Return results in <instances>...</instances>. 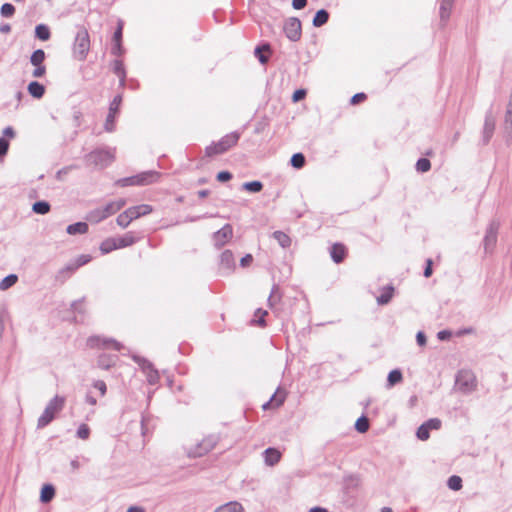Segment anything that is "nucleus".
Segmentation results:
<instances>
[{
  "mask_svg": "<svg viewBox=\"0 0 512 512\" xmlns=\"http://www.w3.org/2000/svg\"><path fill=\"white\" fill-rule=\"evenodd\" d=\"M306 159L302 153H295L290 159V164L296 169H301L305 166Z\"/></svg>",
  "mask_w": 512,
  "mask_h": 512,
  "instance_id": "nucleus-40",
  "label": "nucleus"
},
{
  "mask_svg": "<svg viewBox=\"0 0 512 512\" xmlns=\"http://www.w3.org/2000/svg\"><path fill=\"white\" fill-rule=\"evenodd\" d=\"M87 344L90 348L112 347L116 351H120L123 348V345L115 339L101 338L100 336L89 337Z\"/></svg>",
  "mask_w": 512,
  "mask_h": 512,
  "instance_id": "nucleus-12",
  "label": "nucleus"
},
{
  "mask_svg": "<svg viewBox=\"0 0 512 512\" xmlns=\"http://www.w3.org/2000/svg\"><path fill=\"white\" fill-rule=\"evenodd\" d=\"M329 20V13L325 9H320L316 12L313 17L312 24L314 27H321L325 25Z\"/></svg>",
  "mask_w": 512,
  "mask_h": 512,
  "instance_id": "nucleus-27",
  "label": "nucleus"
},
{
  "mask_svg": "<svg viewBox=\"0 0 512 512\" xmlns=\"http://www.w3.org/2000/svg\"><path fill=\"white\" fill-rule=\"evenodd\" d=\"M456 387L463 393H470L476 387V378L470 370H460L456 375Z\"/></svg>",
  "mask_w": 512,
  "mask_h": 512,
  "instance_id": "nucleus-7",
  "label": "nucleus"
},
{
  "mask_svg": "<svg viewBox=\"0 0 512 512\" xmlns=\"http://www.w3.org/2000/svg\"><path fill=\"white\" fill-rule=\"evenodd\" d=\"M495 118L492 111L489 110L485 114L484 126L482 131V144L487 145L491 140L495 131Z\"/></svg>",
  "mask_w": 512,
  "mask_h": 512,
  "instance_id": "nucleus-13",
  "label": "nucleus"
},
{
  "mask_svg": "<svg viewBox=\"0 0 512 512\" xmlns=\"http://www.w3.org/2000/svg\"><path fill=\"white\" fill-rule=\"evenodd\" d=\"M424 424L429 430H432V429L437 430V429H440L442 422L438 418H431V419L427 420L426 422H424Z\"/></svg>",
  "mask_w": 512,
  "mask_h": 512,
  "instance_id": "nucleus-52",
  "label": "nucleus"
},
{
  "mask_svg": "<svg viewBox=\"0 0 512 512\" xmlns=\"http://www.w3.org/2000/svg\"><path fill=\"white\" fill-rule=\"evenodd\" d=\"M78 438L86 440L90 436V428L87 424H81L76 432Z\"/></svg>",
  "mask_w": 512,
  "mask_h": 512,
  "instance_id": "nucleus-48",
  "label": "nucleus"
},
{
  "mask_svg": "<svg viewBox=\"0 0 512 512\" xmlns=\"http://www.w3.org/2000/svg\"><path fill=\"white\" fill-rule=\"evenodd\" d=\"M91 260V257L89 255H79L75 261H73L74 263H76V266L78 268H80L81 266L87 264L89 261Z\"/></svg>",
  "mask_w": 512,
  "mask_h": 512,
  "instance_id": "nucleus-58",
  "label": "nucleus"
},
{
  "mask_svg": "<svg viewBox=\"0 0 512 512\" xmlns=\"http://www.w3.org/2000/svg\"><path fill=\"white\" fill-rule=\"evenodd\" d=\"M403 380L402 372L399 369H394L389 372L387 377L388 387H392Z\"/></svg>",
  "mask_w": 512,
  "mask_h": 512,
  "instance_id": "nucleus-36",
  "label": "nucleus"
},
{
  "mask_svg": "<svg viewBox=\"0 0 512 512\" xmlns=\"http://www.w3.org/2000/svg\"><path fill=\"white\" fill-rule=\"evenodd\" d=\"M499 228L500 222L498 220L494 219L488 224L482 242L485 254L493 253L497 244Z\"/></svg>",
  "mask_w": 512,
  "mask_h": 512,
  "instance_id": "nucleus-6",
  "label": "nucleus"
},
{
  "mask_svg": "<svg viewBox=\"0 0 512 512\" xmlns=\"http://www.w3.org/2000/svg\"><path fill=\"white\" fill-rule=\"evenodd\" d=\"M65 405V398L63 396H54L46 405L43 413L40 415L37 421V428L42 429L48 426L55 418L56 414L59 413Z\"/></svg>",
  "mask_w": 512,
  "mask_h": 512,
  "instance_id": "nucleus-1",
  "label": "nucleus"
},
{
  "mask_svg": "<svg viewBox=\"0 0 512 512\" xmlns=\"http://www.w3.org/2000/svg\"><path fill=\"white\" fill-rule=\"evenodd\" d=\"M366 98H367V95L365 93H363V92L356 93L351 97L350 103L352 105H356V104H359L360 102H363Z\"/></svg>",
  "mask_w": 512,
  "mask_h": 512,
  "instance_id": "nucleus-54",
  "label": "nucleus"
},
{
  "mask_svg": "<svg viewBox=\"0 0 512 512\" xmlns=\"http://www.w3.org/2000/svg\"><path fill=\"white\" fill-rule=\"evenodd\" d=\"M105 219H106V217H105L101 207L90 211L87 216V220L94 222V223H99Z\"/></svg>",
  "mask_w": 512,
  "mask_h": 512,
  "instance_id": "nucleus-39",
  "label": "nucleus"
},
{
  "mask_svg": "<svg viewBox=\"0 0 512 512\" xmlns=\"http://www.w3.org/2000/svg\"><path fill=\"white\" fill-rule=\"evenodd\" d=\"M124 52V48L122 46V42H113L111 53L116 56L122 55Z\"/></svg>",
  "mask_w": 512,
  "mask_h": 512,
  "instance_id": "nucleus-56",
  "label": "nucleus"
},
{
  "mask_svg": "<svg viewBox=\"0 0 512 512\" xmlns=\"http://www.w3.org/2000/svg\"><path fill=\"white\" fill-rule=\"evenodd\" d=\"M77 269H78V267L76 266V263L70 262L65 267H63L61 270H59L56 278L63 282L67 278H69Z\"/></svg>",
  "mask_w": 512,
  "mask_h": 512,
  "instance_id": "nucleus-26",
  "label": "nucleus"
},
{
  "mask_svg": "<svg viewBox=\"0 0 512 512\" xmlns=\"http://www.w3.org/2000/svg\"><path fill=\"white\" fill-rule=\"evenodd\" d=\"M416 436L418 439L425 441L430 436V430L425 426V424H421L417 429Z\"/></svg>",
  "mask_w": 512,
  "mask_h": 512,
  "instance_id": "nucleus-49",
  "label": "nucleus"
},
{
  "mask_svg": "<svg viewBox=\"0 0 512 512\" xmlns=\"http://www.w3.org/2000/svg\"><path fill=\"white\" fill-rule=\"evenodd\" d=\"M89 226L86 222H76L70 224L66 228V232L70 235L85 234L88 232Z\"/></svg>",
  "mask_w": 512,
  "mask_h": 512,
  "instance_id": "nucleus-25",
  "label": "nucleus"
},
{
  "mask_svg": "<svg viewBox=\"0 0 512 512\" xmlns=\"http://www.w3.org/2000/svg\"><path fill=\"white\" fill-rule=\"evenodd\" d=\"M122 102V96L116 95L110 103L109 112L104 123V129L107 132H113L115 130V118L119 111V107Z\"/></svg>",
  "mask_w": 512,
  "mask_h": 512,
  "instance_id": "nucleus-10",
  "label": "nucleus"
},
{
  "mask_svg": "<svg viewBox=\"0 0 512 512\" xmlns=\"http://www.w3.org/2000/svg\"><path fill=\"white\" fill-rule=\"evenodd\" d=\"M286 397V393L284 390L278 389L270 398V400L262 405L264 410L269 409L270 407H279L284 403Z\"/></svg>",
  "mask_w": 512,
  "mask_h": 512,
  "instance_id": "nucleus-19",
  "label": "nucleus"
},
{
  "mask_svg": "<svg viewBox=\"0 0 512 512\" xmlns=\"http://www.w3.org/2000/svg\"><path fill=\"white\" fill-rule=\"evenodd\" d=\"M115 239L118 249L131 246L136 242V237L134 236L133 232H128L125 235L117 237Z\"/></svg>",
  "mask_w": 512,
  "mask_h": 512,
  "instance_id": "nucleus-28",
  "label": "nucleus"
},
{
  "mask_svg": "<svg viewBox=\"0 0 512 512\" xmlns=\"http://www.w3.org/2000/svg\"><path fill=\"white\" fill-rule=\"evenodd\" d=\"M93 387L100 391L101 396H104L107 391V386L104 381L97 380L93 383Z\"/></svg>",
  "mask_w": 512,
  "mask_h": 512,
  "instance_id": "nucleus-59",
  "label": "nucleus"
},
{
  "mask_svg": "<svg viewBox=\"0 0 512 512\" xmlns=\"http://www.w3.org/2000/svg\"><path fill=\"white\" fill-rule=\"evenodd\" d=\"M370 427L369 420L366 416H360L355 422V429L359 433H365Z\"/></svg>",
  "mask_w": 512,
  "mask_h": 512,
  "instance_id": "nucleus-41",
  "label": "nucleus"
},
{
  "mask_svg": "<svg viewBox=\"0 0 512 512\" xmlns=\"http://www.w3.org/2000/svg\"><path fill=\"white\" fill-rule=\"evenodd\" d=\"M219 441V436L217 435H209L205 437L196 447L195 449L190 453V455L194 457H201L208 452H210L212 449L215 448Z\"/></svg>",
  "mask_w": 512,
  "mask_h": 512,
  "instance_id": "nucleus-11",
  "label": "nucleus"
},
{
  "mask_svg": "<svg viewBox=\"0 0 512 512\" xmlns=\"http://www.w3.org/2000/svg\"><path fill=\"white\" fill-rule=\"evenodd\" d=\"M278 291V286L274 285L271 291L270 296L268 297V304L270 307L274 306L277 301L280 300V297H276L275 293Z\"/></svg>",
  "mask_w": 512,
  "mask_h": 512,
  "instance_id": "nucleus-57",
  "label": "nucleus"
},
{
  "mask_svg": "<svg viewBox=\"0 0 512 512\" xmlns=\"http://www.w3.org/2000/svg\"><path fill=\"white\" fill-rule=\"evenodd\" d=\"M431 168V162L427 158H419L416 162V170L421 173L428 172Z\"/></svg>",
  "mask_w": 512,
  "mask_h": 512,
  "instance_id": "nucleus-44",
  "label": "nucleus"
},
{
  "mask_svg": "<svg viewBox=\"0 0 512 512\" xmlns=\"http://www.w3.org/2000/svg\"><path fill=\"white\" fill-rule=\"evenodd\" d=\"M330 256L336 264L342 263L347 256V249L342 243H334L330 248Z\"/></svg>",
  "mask_w": 512,
  "mask_h": 512,
  "instance_id": "nucleus-16",
  "label": "nucleus"
},
{
  "mask_svg": "<svg viewBox=\"0 0 512 512\" xmlns=\"http://www.w3.org/2000/svg\"><path fill=\"white\" fill-rule=\"evenodd\" d=\"M46 54L44 50L37 49L30 56V63L33 66H41L45 60Z\"/></svg>",
  "mask_w": 512,
  "mask_h": 512,
  "instance_id": "nucleus-37",
  "label": "nucleus"
},
{
  "mask_svg": "<svg viewBox=\"0 0 512 512\" xmlns=\"http://www.w3.org/2000/svg\"><path fill=\"white\" fill-rule=\"evenodd\" d=\"M123 25H124L123 21L119 20L118 23H117V28H116V30L114 31V34H113V39H112L113 42H122Z\"/></svg>",
  "mask_w": 512,
  "mask_h": 512,
  "instance_id": "nucleus-51",
  "label": "nucleus"
},
{
  "mask_svg": "<svg viewBox=\"0 0 512 512\" xmlns=\"http://www.w3.org/2000/svg\"><path fill=\"white\" fill-rule=\"evenodd\" d=\"M240 133L237 131L231 132L225 136H223L218 142H215L206 147L205 153L208 157L223 154L228 151L230 148L235 146L239 141Z\"/></svg>",
  "mask_w": 512,
  "mask_h": 512,
  "instance_id": "nucleus-4",
  "label": "nucleus"
},
{
  "mask_svg": "<svg viewBox=\"0 0 512 512\" xmlns=\"http://www.w3.org/2000/svg\"><path fill=\"white\" fill-rule=\"evenodd\" d=\"M73 57L78 61H84L90 50V36L84 26H79L73 42Z\"/></svg>",
  "mask_w": 512,
  "mask_h": 512,
  "instance_id": "nucleus-2",
  "label": "nucleus"
},
{
  "mask_svg": "<svg viewBox=\"0 0 512 512\" xmlns=\"http://www.w3.org/2000/svg\"><path fill=\"white\" fill-rule=\"evenodd\" d=\"M118 360V356L110 354H100L97 359V366L100 369L108 370L113 367Z\"/></svg>",
  "mask_w": 512,
  "mask_h": 512,
  "instance_id": "nucleus-21",
  "label": "nucleus"
},
{
  "mask_svg": "<svg viewBox=\"0 0 512 512\" xmlns=\"http://www.w3.org/2000/svg\"><path fill=\"white\" fill-rule=\"evenodd\" d=\"M35 37L41 41H48L51 37L50 28L46 24H38L35 27Z\"/></svg>",
  "mask_w": 512,
  "mask_h": 512,
  "instance_id": "nucleus-31",
  "label": "nucleus"
},
{
  "mask_svg": "<svg viewBox=\"0 0 512 512\" xmlns=\"http://www.w3.org/2000/svg\"><path fill=\"white\" fill-rule=\"evenodd\" d=\"M50 210H51V205L49 204V202L44 201V200L36 201L32 205V211L39 215H45V214L49 213Z\"/></svg>",
  "mask_w": 512,
  "mask_h": 512,
  "instance_id": "nucleus-32",
  "label": "nucleus"
},
{
  "mask_svg": "<svg viewBox=\"0 0 512 512\" xmlns=\"http://www.w3.org/2000/svg\"><path fill=\"white\" fill-rule=\"evenodd\" d=\"M214 512H244V508L240 503L231 501L219 506Z\"/></svg>",
  "mask_w": 512,
  "mask_h": 512,
  "instance_id": "nucleus-30",
  "label": "nucleus"
},
{
  "mask_svg": "<svg viewBox=\"0 0 512 512\" xmlns=\"http://www.w3.org/2000/svg\"><path fill=\"white\" fill-rule=\"evenodd\" d=\"M46 73V67L44 65L41 66H35V69L32 73L33 77L35 78H41Z\"/></svg>",
  "mask_w": 512,
  "mask_h": 512,
  "instance_id": "nucleus-60",
  "label": "nucleus"
},
{
  "mask_svg": "<svg viewBox=\"0 0 512 512\" xmlns=\"http://www.w3.org/2000/svg\"><path fill=\"white\" fill-rule=\"evenodd\" d=\"M242 189L251 193H258L263 189V183L259 180L245 182L242 185Z\"/></svg>",
  "mask_w": 512,
  "mask_h": 512,
  "instance_id": "nucleus-38",
  "label": "nucleus"
},
{
  "mask_svg": "<svg viewBox=\"0 0 512 512\" xmlns=\"http://www.w3.org/2000/svg\"><path fill=\"white\" fill-rule=\"evenodd\" d=\"M416 341H417L419 346H424L426 344V341H427L425 333L422 332V331H419L416 334Z\"/></svg>",
  "mask_w": 512,
  "mask_h": 512,
  "instance_id": "nucleus-63",
  "label": "nucleus"
},
{
  "mask_svg": "<svg viewBox=\"0 0 512 512\" xmlns=\"http://www.w3.org/2000/svg\"><path fill=\"white\" fill-rule=\"evenodd\" d=\"M133 360L141 367L142 371L146 374L147 381L150 385L158 383L160 376L158 371L154 368L153 364L147 359L134 355Z\"/></svg>",
  "mask_w": 512,
  "mask_h": 512,
  "instance_id": "nucleus-9",
  "label": "nucleus"
},
{
  "mask_svg": "<svg viewBox=\"0 0 512 512\" xmlns=\"http://www.w3.org/2000/svg\"><path fill=\"white\" fill-rule=\"evenodd\" d=\"M263 51H270V44L265 43L262 46L255 48L254 54L258 58L261 64H266L269 61V57L263 54Z\"/></svg>",
  "mask_w": 512,
  "mask_h": 512,
  "instance_id": "nucleus-35",
  "label": "nucleus"
},
{
  "mask_svg": "<svg viewBox=\"0 0 512 512\" xmlns=\"http://www.w3.org/2000/svg\"><path fill=\"white\" fill-rule=\"evenodd\" d=\"M454 0H442L440 4V19L446 22L450 17V12L453 7Z\"/></svg>",
  "mask_w": 512,
  "mask_h": 512,
  "instance_id": "nucleus-29",
  "label": "nucleus"
},
{
  "mask_svg": "<svg viewBox=\"0 0 512 512\" xmlns=\"http://www.w3.org/2000/svg\"><path fill=\"white\" fill-rule=\"evenodd\" d=\"M235 258L231 250H224L220 255L219 267L223 274H230L235 269Z\"/></svg>",
  "mask_w": 512,
  "mask_h": 512,
  "instance_id": "nucleus-15",
  "label": "nucleus"
},
{
  "mask_svg": "<svg viewBox=\"0 0 512 512\" xmlns=\"http://www.w3.org/2000/svg\"><path fill=\"white\" fill-rule=\"evenodd\" d=\"M272 236L282 248L290 247L291 238L286 233L282 231H275Z\"/></svg>",
  "mask_w": 512,
  "mask_h": 512,
  "instance_id": "nucleus-33",
  "label": "nucleus"
},
{
  "mask_svg": "<svg viewBox=\"0 0 512 512\" xmlns=\"http://www.w3.org/2000/svg\"><path fill=\"white\" fill-rule=\"evenodd\" d=\"M131 221H133L132 219H130V215L129 213L127 212V210H125L124 212L120 213L117 218H116V222L117 224L122 227V228H126L128 227V225L131 223Z\"/></svg>",
  "mask_w": 512,
  "mask_h": 512,
  "instance_id": "nucleus-45",
  "label": "nucleus"
},
{
  "mask_svg": "<svg viewBox=\"0 0 512 512\" xmlns=\"http://www.w3.org/2000/svg\"><path fill=\"white\" fill-rule=\"evenodd\" d=\"M306 96V90L304 89H298L296 90L293 95H292V99L294 102H298L302 99H304Z\"/></svg>",
  "mask_w": 512,
  "mask_h": 512,
  "instance_id": "nucleus-61",
  "label": "nucleus"
},
{
  "mask_svg": "<svg viewBox=\"0 0 512 512\" xmlns=\"http://www.w3.org/2000/svg\"><path fill=\"white\" fill-rule=\"evenodd\" d=\"M18 281V276L16 274H9L4 277L0 282V289L7 290L12 287Z\"/></svg>",
  "mask_w": 512,
  "mask_h": 512,
  "instance_id": "nucleus-42",
  "label": "nucleus"
},
{
  "mask_svg": "<svg viewBox=\"0 0 512 512\" xmlns=\"http://www.w3.org/2000/svg\"><path fill=\"white\" fill-rule=\"evenodd\" d=\"M232 174L229 172V171H220L219 173H217L216 175V179L219 181V182H227L229 180L232 179Z\"/></svg>",
  "mask_w": 512,
  "mask_h": 512,
  "instance_id": "nucleus-55",
  "label": "nucleus"
},
{
  "mask_svg": "<svg viewBox=\"0 0 512 512\" xmlns=\"http://www.w3.org/2000/svg\"><path fill=\"white\" fill-rule=\"evenodd\" d=\"M267 311L265 310H262V309H257L256 312H255V316L256 317H259L257 320H254L253 322L261 327H265L266 326V321H265V316L267 315Z\"/></svg>",
  "mask_w": 512,
  "mask_h": 512,
  "instance_id": "nucleus-50",
  "label": "nucleus"
},
{
  "mask_svg": "<svg viewBox=\"0 0 512 512\" xmlns=\"http://www.w3.org/2000/svg\"><path fill=\"white\" fill-rule=\"evenodd\" d=\"M127 212L130 215V219L134 220L141 216L148 215L152 212V207L147 204H141L137 206H133L127 209Z\"/></svg>",
  "mask_w": 512,
  "mask_h": 512,
  "instance_id": "nucleus-20",
  "label": "nucleus"
},
{
  "mask_svg": "<svg viewBox=\"0 0 512 512\" xmlns=\"http://www.w3.org/2000/svg\"><path fill=\"white\" fill-rule=\"evenodd\" d=\"M307 5V0H292V7L295 10H301Z\"/></svg>",
  "mask_w": 512,
  "mask_h": 512,
  "instance_id": "nucleus-62",
  "label": "nucleus"
},
{
  "mask_svg": "<svg viewBox=\"0 0 512 512\" xmlns=\"http://www.w3.org/2000/svg\"><path fill=\"white\" fill-rule=\"evenodd\" d=\"M159 175L156 171H145L134 176L119 179L116 183L121 187L144 186L156 182Z\"/></svg>",
  "mask_w": 512,
  "mask_h": 512,
  "instance_id": "nucleus-5",
  "label": "nucleus"
},
{
  "mask_svg": "<svg viewBox=\"0 0 512 512\" xmlns=\"http://www.w3.org/2000/svg\"><path fill=\"white\" fill-rule=\"evenodd\" d=\"M233 228L230 224H225L221 229L213 234L214 244L217 248H221L226 242L232 238Z\"/></svg>",
  "mask_w": 512,
  "mask_h": 512,
  "instance_id": "nucleus-14",
  "label": "nucleus"
},
{
  "mask_svg": "<svg viewBox=\"0 0 512 512\" xmlns=\"http://www.w3.org/2000/svg\"><path fill=\"white\" fill-rule=\"evenodd\" d=\"M27 90H28V93L36 98V99H40L43 97V95L45 94V87L43 84H41L40 82L38 81H31L29 84H28V87H27Z\"/></svg>",
  "mask_w": 512,
  "mask_h": 512,
  "instance_id": "nucleus-22",
  "label": "nucleus"
},
{
  "mask_svg": "<svg viewBox=\"0 0 512 512\" xmlns=\"http://www.w3.org/2000/svg\"><path fill=\"white\" fill-rule=\"evenodd\" d=\"M55 487L52 484H44L40 492V501L42 503H49L55 497Z\"/></svg>",
  "mask_w": 512,
  "mask_h": 512,
  "instance_id": "nucleus-23",
  "label": "nucleus"
},
{
  "mask_svg": "<svg viewBox=\"0 0 512 512\" xmlns=\"http://www.w3.org/2000/svg\"><path fill=\"white\" fill-rule=\"evenodd\" d=\"M253 261V257L251 254H246L245 256H243L241 259H240V265L242 267H246L248 265H250V263Z\"/></svg>",
  "mask_w": 512,
  "mask_h": 512,
  "instance_id": "nucleus-64",
  "label": "nucleus"
},
{
  "mask_svg": "<svg viewBox=\"0 0 512 512\" xmlns=\"http://www.w3.org/2000/svg\"><path fill=\"white\" fill-rule=\"evenodd\" d=\"M125 204H126V201L124 199H118L116 201H111V202L107 203L106 205H104L101 208L103 210L105 217L108 218L109 216L120 211L124 207Z\"/></svg>",
  "mask_w": 512,
  "mask_h": 512,
  "instance_id": "nucleus-18",
  "label": "nucleus"
},
{
  "mask_svg": "<svg viewBox=\"0 0 512 512\" xmlns=\"http://www.w3.org/2000/svg\"><path fill=\"white\" fill-rule=\"evenodd\" d=\"M394 294V287L392 285H387L382 288L381 294L377 297L378 305H386L388 304Z\"/></svg>",
  "mask_w": 512,
  "mask_h": 512,
  "instance_id": "nucleus-24",
  "label": "nucleus"
},
{
  "mask_svg": "<svg viewBox=\"0 0 512 512\" xmlns=\"http://www.w3.org/2000/svg\"><path fill=\"white\" fill-rule=\"evenodd\" d=\"M2 17L11 18L15 14V7L11 3H4L0 8Z\"/></svg>",
  "mask_w": 512,
  "mask_h": 512,
  "instance_id": "nucleus-46",
  "label": "nucleus"
},
{
  "mask_svg": "<svg viewBox=\"0 0 512 512\" xmlns=\"http://www.w3.org/2000/svg\"><path fill=\"white\" fill-rule=\"evenodd\" d=\"M264 462L267 466H275L281 459V452L273 447H269L263 452Z\"/></svg>",
  "mask_w": 512,
  "mask_h": 512,
  "instance_id": "nucleus-17",
  "label": "nucleus"
},
{
  "mask_svg": "<svg viewBox=\"0 0 512 512\" xmlns=\"http://www.w3.org/2000/svg\"><path fill=\"white\" fill-rule=\"evenodd\" d=\"M114 150L111 148H99L86 154L84 160L87 165L97 168H105L114 161Z\"/></svg>",
  "mask_w": 512,
  "mask_h": 512,
  "instance_id": "nucleus-3",
  "label": "nucleus"
},
{
  "mask_svg": "<svg viewBox=\"0 0 512 512\" xmlns=\"http://www.w3.org/2000/svg\"><path fill=\"white\" fill-rule=\"evenodd\" d=\"M112 70L117 76H123L124 74H126L124 64L122 60L119 59H115L112 62Z\"/></svg>",
  "mask_w": 512,
  "mask_h": 512,
  "instance_id": "nucleus-47",
  "label": "nucleus"
},
{
  "mask_svg": "<svg viewBox=\"0 0 512 512\" xmlns=\"http://www.w3.org/2000/svg\"><path fill=\"white\" fill-rule=\"evenodd\" d=\"M283 31L286 37L292 41L297 42L300 40L302 35L301 21L297 17L288 18L283 26Z\"/></svg>",
  "mask_w": 512,
  "mask_h": 512,
  "instance_id": "nucleus-8",
  "label": "nucleus"
},
{
  "mask_svg": "<svg viewBox=\"0 0 512 512\" xmlns=\"http://www.w3.org/2000/svg\"><path fill=\"white\" fill-rule=\"evenodd\" d=\"M447 486L453 491H458L462 488V478L457 475H452L448 478Z\"/></svg>",
  "mask_w": 512,
  "mask_h": 512,
  "instance_id": "nucleus-43",
  "label": "nucleus"
},
{
  "mask_svg": "<svg viewBox=\"0 0 512 512\" xmlns=\"http://www.w3.org/2000/svg\"><path fill=\"white\" fill-rule=\"evenodd\" d=\"M9 149V141L4 137H0V158L4 157Z\"/></svg>",
  "mask_w": 512,
  "mask_h": 512,
  "instance_id": "nucleus-53",
  "label": "nucleus"
},
{
  "mask_svg": "<svg viewBox=\"0 0 512 512\" xmlns=\"http://www.w3.org/2000/svg\"><path fill=\"white\" fill-rule=\"evenodd\" d=\"M118 249L115 238H107L100 244V251L102 254H108L113 250Z\"/></svg>",
  "mask_w": 512,
  "mask_h": 512,
  "instance_id": "nucleus-34",
  "label": "nucleus"
}]
</instances>
